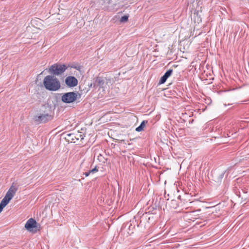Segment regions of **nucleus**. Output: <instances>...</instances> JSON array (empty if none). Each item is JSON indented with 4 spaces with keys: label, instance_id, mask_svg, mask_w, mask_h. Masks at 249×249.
<instances>
[{
    "label": "nucleus",
    "instance_id": "obj_1",
    "mask_svg": "<svg viewBox=\"0 0 249 249\" xmlns=\"http://www.w3.org/2000/svg\"><path fill=\"white\" fill-rule=\"evenodd\" d=\"M43 85L44 87L50 91H57L61 87L60 81L53 75H47L45 77Z\"/></svg>",
    "mask_w": 249,
    "mask_h": 249
},
{
    "label": "nucleus",
    "instance_id": "obj_2",
    "mask_svg": "<svg viewBox=\"0 0 249 249\" xmlns=\"http://www.w3.org/2000/svg\"><path fill=\"white\" fill-rule=\"evenodd\" d=\"M53 119V116L51 115V111L49 108L44 111L37 113L34 117V121L38 123H45Z\"/></svg>",
    "mask_w": 249,
    "mask_h": 249
},
{
    "label": "nucleus",
    "instance_id": "obj_3",
    "mask_svg": "<svg viewBox=\"0 0 249 249\" xmlns=\"http://www.w3.org/2000/svg\"><path fill=\"white\" fill-rule=\"evenodd\" d=\"M67 69L66 65L56 63L50 67L49 71L54 75H59L63 73Z\"/></svg>",
    "mask_w": 249,
    "mask_h": 249
},
{
    "label": "nucleus",
    "instance_id": "obj_4",
    "mask_svg": "<svg viewBox=\"0 0 249 249\" xmlns=\"http://www.w3.org/2000/svg\"><path fill=\"white\" fill-rule=\"evenodd\" d=\"M78 93L69 92L64 93L61 97V100L65 103H71L78 98Z\"/></svg>",
    "mask_w": 249,
    "mask_h": 249
},
{
    "label": "nucleus",
    "instance_id": "obj_5",
    "mask_svg": "<svg viewBox=\"0 0 249 249\" xmlns=\"http://www.w3.org/2000/svg\"><path fill=\"white\" fill-rule=\"evenodd\" d=\"M84 135L82 132H77L75 133H70L67 134V139L71 142L75 143L78 141L81 142L84 138Z\"/></svg>",
    "mask_w": 249,
    "mask_h": 249
},
{
    "label": "nucleus",
    "instance_id": "obj_6",
    "mask_svg": "<svg viewBox=\"0 0 249 249\" xmlns=\"http://www.w3.org/2000/svg\"><path fill=\"white\" fill-rule=\"evenodd\" d=\"M65 83L69 87H74L77 85L78 80L74 76H69L65 79Z\"/></svg>",
    "mask_w": 249,
    "mask_h": 249
},
{
    "label": "nucleus",
    "instance_id": "obj_7",
    "mask_svg": "<svg viewBox=\"0 0 249 249\" xmlns=\"http://www.w3.org/2000/svg\"><path fill=\"white\" fill-rule=\"evenodd\" d=\"M37 223L33 218H30L26 223L25 228L28 231H32L34 228H36Z\"/></svg>",
    "mask_w": 249,
    "mask_h": 249
},
{
    "label": "nucleus",
    "instance_id": "obj_8",
    "mask_svg": "<svg viewBox=\"0 0 249 249\" xmlns=\"http://www.w3.org/2000/svg\"><path fill=\"white\" fill-rule=\"evenodd\" d=\"M104 84L105 81L103 78L101 77H98L96 78L95 82L91 84L90 87L93 86V88L99 87V88H102Z\"/></svg>",
    "mask_w": 249,
    "mask_h": 249
},
{
    "label": "nucleus",
    "instance_id": "obj_9",
    "mask_svg": "<svg viewBox=\"0 0 249 249\" xmlns=\"http://www.w3.org/2000/svg\"><path fill=\"white\" fill-rule=\"evenodd\" d=\"M173 72V70L172 69H169L160 78L159 83L160 84H163L165 82L166 80L168 77H169Z\"/></svg>",
    "mask_w": 249,
    "mask_h": 249
},
{
    "label": "nucleus",
    "instance_id": "obj_10",
    "mask_svg": "<svg viewBox=\"0 0 249 249\" xmlns=\"http://www.w3.org/2000/svg\"><path fill=\"white\" fill-rule=\"evenodd\" d=\"M10 201L8 198L4 196L0 203V212L2 211L3 208L8 204Z\"/></svg>",
    "mask_w": 249,
    "mask_h": 249
},
{
    "label": "nucleus",
    "instance_id": "obj_11",
    "mask_svg": "<svg viewBox=\"0 0 249 249\" xmlns=\"http://www.w3.org/2000/svg\"><path fill=\"white\" fill-rule=\"evenodd\" d=\"M17 190L18 187L16 185L13 184L7 192L14 196Z\"/></svg>",
    "mask_w": 249,
    "mask_h": 249
},
{
    "label": "nucleus",
    "instance_id": "obj_12",
    "mask_svg": "<svg viewBox=\"0 0 249 249\" xmlns=\"http://www.w3.org/2000/svg\"><path fill=\"white\" fill-rule=\"evenodd\" d=\"M145 125V122L144 121L142 122L141 123L140 125L136 128V131H138V132H140V131H142L143 130V128L144 127Z\"/></svg>",
    "mask_w": 249,
    "mask_h": 249
},
{
    "label": "nucleus",
    "instance_id": "obj_13",
    "mask_svg": "<svg viewBox=\"0 0 249 249\" xmlns=\"http://www.w3.org/2000/svg\"><path fill=\"white\" fill-rule=\"evenodd\" d=\"M128 18V17L127 16H126V15H125V16H123V17L121 18V19H120V21L121 22H126V21H127Z\"/></svg>",
    "mask_w": 249,
    "mask_h": 249
},
{
    "label": "nucleus",
    "instance_id": "obj_14",
    "mask_svg": "<svg viewBox=\"0 0 249 249\" xmlns=\"http://www.w3.org/2000/svg\"><path fill=\"white\" fill-rule=\"evenodd\" d=\"M13 196H14L12 194H10V193H8V192L5 196V197L8 198L10 200L13 198Z\"/></svg>",
    "mask_w": 249,
    "mask_h": 249
},
{
    "label": "nucleus",
    "instance_id": "obj_15",
    "mask_svg": "<svg viewBox=\"0 0 249 249\" xmlns=\"http://www.w3.org/2000/svg\"><path fill=\"white\" fill-rule=\"evenodd\" d=\"M98 171V169L96 168V167H95L93 169L90 170V173H94L95 172H96Z\"/></svg>",
    "mask_w": 249,
    "mask_h": 249
},
{
    "label": "nucleus",
    "instance_id": "obj_16",
    "mask_svg": "<svg viewBox=\"0 0 249 249\" xmlns=\"http://www.w3.org/2000/svg\"><path fill=\"white\" fill-rule=\"evenodd\" d=\"M90 174V171L89 172H85L83 174L84 175H85L86 177H88L89 176V175Z\"/></svg>",
    "mask_w": 249,
    "mask_h": 249
}]
</instances>
